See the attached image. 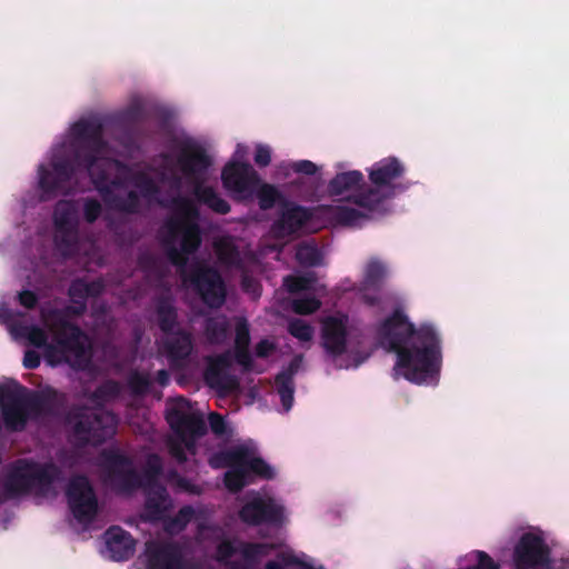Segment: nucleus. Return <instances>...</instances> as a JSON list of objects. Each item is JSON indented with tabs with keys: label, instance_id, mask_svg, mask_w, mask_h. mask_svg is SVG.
I'll list each match as a JSON object with an SVG mask.
<instances>
[{
	"label": "nucleus",
	"instance_id": "f257e3e1",
	"mask_svg": "<svg viewBox=\"0 0 569 569\" xmlns=\"http://www.w3.org/2000/svg\"><path fill=\"white\" fill-rule=\"evenodd\" d=\"M70 151V156L54 154L51 169L39 166V188L43 194H68L70 181L79 168L87 170L102 201L113 211L137 213L140 196L152 199L160 193V187L148 173H131L122 161L104 157L108 142L103 123L97 118L80 119L72 124Z\"/></svg>",
	"mask_w": 569,
	"mask_h": 569
},
{
	"label": "nucleus",
	"instance_id": "f03ea898",
	"mask_svg": "<svg viewBox=\"0 0 569 569\" xmlns=\"http://www.w3.org/2000/svg\"><path fill=\"white\" fill-rule=\"evenodd\" d=\"M171 207L173 214L164 222L166 256L201 301L209 308L219 309L227 298V287L220 272L202 262H196L188 268L189 256L197 252L202 243L200 211L191 199L182 196L173 197Z\"/></svg>",
	"mask_w": 569,
	"mask_h": 569
},
{
	"label": "nucleus",
	"instance_id": "7ed1b4c3",
	"mask_svg": "<svg viewBox=\"0 0 569 569\" xmlns=\"http://www.w3.org/2000/svg\"><path fill=\"white\" fill-rule=\"evenodd\" d=\"M377 340L383 349L397 355L395 370L408 381L420 385L439 375L441 338L432 325L422 323L416 328L397 308L378 326Z\"/></svg>",
	"mask_w": 569,
	"mask_h": 569
},
{
	"label": "nucleus",
	"instance_id": "20e7f679",
	"mask_svg": "<svg viewBox=\"0 0 569 569\" xmlns=\"http://www.w3.org/2000/svg\"><path fill=\"white\" fill-rule=\"evenodd\" d=\"M64 400V395L51 387L36 391L19 382L0 385L2 418L11 431L23 430L29 419L57 417Z\"/></svg>",
	"mask_w": 569,
	"mask_h": 569
},
{
	"label": "nucleus",
	"instance_id": "39448f33",
	"mask_svg": "<svg viewBox=\"0 0 569 569\" xmlns=\"http://www.w3.org/2000/svg\"><path fill=\"white\" fill-rule=\"evenodd\" d=\"M406 172L405 164L396 157H387L375 162L368 170L371 186L353 193L349 200L377 218L385 217L391 209L389 200L406 191L410 183L397 182Z\"/></svg>",
	"mask_w": 569,
	"mask_h": 569
},
{
	"label": "nucleus",
	"instance_id": "423d86ee",
	"mask_svg": "<svg viewBox=\"0 0 569 569\" xmlns=\"http://www.w3.org/2000/svg\"><path fill=\"white\" fill-rule=\"evenodd\" d=\"M51 315L57 319L50 327L53 342L42 348L46 361L52 367L66 363L76 370L86 369L91 360L88 336L77 323L61 317L59 310H52Z\"/></svg>",
	"mask_w": 569,
	"mask_h": 569
},
{
	"label": "nucleus",
	"instance_id": "0eeeda50",
	"mask_svg": "<svg viewBox=\"0 0 569 569\" xmlns=\"http://www.w3.org/2000/svg\"><path fill=\"white\" fill-rule=\"evenodd\" d=\"M64 421L69 427L68 440L78 449L103 445L114 435L118 422L110 411L79 405L68 410Z\"/></svg>",
	"mask_w": 569,
	"mask_h": 569
},
{
	"label": "nucleus",
	"instance_id": "6e6552de",
	"mask_svg": "<svg viewBox=\"0 0 569 569\" xmlns=\"http://www.w3.org/2000/svg\"><path fill=\"white\" fill-rule=\"evenodd\" d=\"M61 476V469L52 461L38 462L21 458L11 463L3 487L10 498L29 493L43 497L50 492Z\"/></svg>",
	"mask_w": 569,
	"mask_h": 569
},
{
	"label": "nucleus",
	"instance_id": "1a4fd4ad",
	"mask_svg": "<svg viewBox=\"0 0 569 569\" xmlns=\"http://www.w3.org/2000/svg\"><path fill=\"white\" fill-rule=\"evenodd\" d=\"M68 507L73 518L81 525H90L96 519L99 505L94 489L84 475L70 478L66 488Z\"/></svg>",
	"mask_w": 569,
	"mask_h": 569
},
{
	"label": "nucleus",
	"instance_id": "9d476101",
	"mask_svg": "<svg viewBox=\"0 0 569 569\" xmlns=\"http://www.w3.org/2000/svg\"><path fill=\"white\" fill-rule=\"evenodd\" d=\"M188 407V401L180 398L176 406L167 410L166 419L188 451L194 453L196 440L207 433V425L201 413L190 412Z\"/></svg>",
	"mask_w": 569,
	"mask_h": 569
},
{
	"label": "nucleus",
	"instance_id": "9b49d317",
	"mask_svg": "<svg viewBox=\"0 0 569 569\" xmlns=\"http://www.w3.org/2000/svg\"><path fill=\"white\" fill-rule=\"evenodd\" d=\"M101 458L108 481L119 491L129 493L142 487V478L127 455L118 450H103Z\"/></svg>",
	"mask_w": 569,
	"mask_h": 569
},
{
	"label": "nucleus",
	"instance_id": "f8f14e48",
	"mask_svg": "<svg viewBox=\"0 0 569 569\" xmlns=\"http://www.w3.org/2000/svg\"><path fill=\"white\" fill-rule=\"evenodd\" d=\"M177 164L181 173L192 183H203L212 159L206 148L191 138L177 141Z\"/></svg>",
	"mask_w": 569,
	"mask_h": 569
},
{
	"label": "nucleus",
	"instance_id": "ddd939ff",
	"mask_svg": "<svg viewBox=\"0 0 569 569\" xmlns=\"http://www.w3.org/2000/svg\"><path fill=\"white\" fill-rule=\"evenodd\" d=\"M239 519L250 527L269 525L281 527L286 521V508L272 497H253L238 512Z\"/></svg>",
	"mask_w": 569,
	"mask_h": 569
},
{
	"label": "nucleus",
	"instance_id": "4468645a",
	"mask_svg": "<svg viewBox=\"0 0 569 569\" xmlns=\"http://www.w3.org/2000/svg\"><path fill=\"white\" fill-rule=\"evenodd\" d=\"M516 569H550V548L545 540L533 533H525L513 551Z\"/></svg>",
	"mask_w": 569,
	"mask_h": 569
},
{
	"label": "nucleus",
	"instance_id": "2eb2a0df",
	"mask_svg": "<svg viewBox=\"0 0 569 569\" xmlns=\"http://www.w3.org/2000/svg\"><path fill=\"white\" fill-rule=\"evenodd\" d=\"M223 187L236 193H250L261 182L258 172L248 162L231 161L221 172Z\"/></svg>",
	"mask_w": 569,
	"mask_h": 569
},
{
	"label": "nucleus",
	"instance_id": "dca6fc26",
	"mask_svg": "<svg viewBox=\"0 0 569 569\" xmlns=\"http://www.w3.org/2000/svg\"><path fill=\"white\" fill-rule=\"evenodd\" d=\"M231 366L232 355L229 350L208 357L207 367L203 372L206 385L220 392L234 390L238 387V381L233 376L229 375Z\"/></svg>",
	"mask_w": 569,
	"mask_h": 569
},
{
	"label": "nucleus",
	"instance_id": "f3484780",
	"mask_svg": "<svg viewBox=\"0 0 569 569\" xmlns=\"http://www.w3.org/2000/svg\"><path fill=\"white\" fill-rule=\"evenodd\" d=\"M147 569H190L182 547L174 541L154 542L147 546Z\"/></svg>",
	"mask_w": 569,
	"mask_h": 569
},
{
	"label": "nucleus",
	"instance_id": "a211bd4d",
	"mask_svg": "<svg viewBox=\"0 0 569 569\" xmlns=\"http://www.w3.org/2000/svg\"><path fill=\"white\" fill-rule=\"evenodd\" d=\"M162 345L171 368L184 369L188 367L196 348L191 331L183 328L178 329L166 336Z\"/></svg>",
	"mask_w": 569,
	"mask_h": 569
},
{
	"label": "nucleus",
	"instance_id": "6ab92c4d",
	"mask_svg": "<svg viewBox=\"0 0 569 569\" xmlns=\"http://www.w3.org/2000/svg\"><path fill=\"white\" fill-rule=\"evenodd\" d=\"M311 218L312 211L309 208L283 200L281 212L272 223V233L279 239L290 237L301 230Z\"/></svg>",
	"mask_w": 569,
	"mask_h": 569
},
{
	"label": "nucleus",
	"instance_id": "aec40b11",
	"mask_svg": "<svg viewBox=\"0 0 569 569\" xmlns=\"http://www.w3.org/2000/svg\"><path fill=\"white\" fill-rule=\"evenodd\" d=\"M232 463L243 465L249 479L254 478L272 480L276 477L274 469L260 457H254L253 451L247 446L233 447V452L227 456Z\"/></svg>",
	"mask_w": 569,
	"mask_h": 569
},
{
	"label": "nucleus",
	"instance_id": "412c9836",
	"mask_svg": "<svg viewBox=\"0 0 569 569\" xmlns=\"http://www.w3.org/2000/svg\"><path fill=\"white\" fill-rule=\"evenodd\" d=\"M347 325L342 318L328 317L322 322L321 340L326 352L333 358L347 351Z\"/></svg>",
	"mask_w": 569,
	"mask_h": 569
},
{
	"label": "nucleus",
	"instance_id": "4be33fe9",
	"mask_svg": "<svg viewBox=\"0 0 569 569\" xmlns=\"http://www.w3.org/2000/svg\"><path fill=\"white\" fill-rule=\"evenodd\" d=\"M233 452V447L217 452L211 459L210 465L213 468H228L223 477L226 488L233 493L240 492L246 486L251 483L243 465L232 463L227 457Z\"/></svg>",
	"mask_w": 569,
	"mask_h": 569
},
{
	"label": "nucleus",
	"instance_id": "5701e85b",
	"mask_svg": "<svg viewBox=\"0 0 569 569\" xmlns=\"http://www.w3.org/2000/svg\"><path fill=\"white\" fill-rule=\"evenodd\" d=\"M274 548L273 543L266 542H241L239 552L244 558V560L250 563L254 562L259 557H263L269 555V552ZM238 552V549L233 545V542L229 539H223L220 541L216 549V560L223 565L229 561L230 558Z\"/></svg>",
	"mask_w": 569,
	"mask_h": 569
},
{
	"label": "nucleus",
	"instance_id": "b1692460",
	"mask_svg": "<svg viewBox=\"0 0 569 569\" xmlns=\"http://www.w3.org/2000/svg\"><path fill=\"white\" fill-rule=\"evenodd\" d=\"M103 538L110 559L126 561L134 555L137 540L121 527H109L104 531Z\"/></svg>",
	"mask_w": 569,
	"mask_h": 569
},
{
	"label": "nucleus",
	"instance_id": "393cba45",
	"mask_svg": "<svg viewBox=\"0 0 569 569\" xmlns=\"http://www.w3.org/2000/svg\"><path fill=\"white\" fill-rule=\"evenodd\" d=\"M303 361L302 355H296L289 365L281 370L274 378L277 392L280 397L282 407L289 411L293 405L295 383L293 377L299 371Z\"/></svg>",
	"mask_w": 569,
	"mask_h": 569
},
{
	"label": "nucleus",
	"instance_id": "a878e982",
	"mask_svg": "<svg viewBox=\"0 0 569 569\" xmlns=\"http://www.w3.org/2000/svg\"><path fill=\"white\" fill-rule=\"evenodd\" d=\"M154 317L159 330L168 336L180 328L178 309L174 300L169 295H160L154 298Z\"/></svg>",
	"mask_w": 569,
	"mask_h": 569
},
{
	"label": "nucleus",
	"instance_id": "bb28decb",
	"mask_svg": "<svg viewBox=\"0 0 569 569\" xmlns=\"http://www.w3.org/2000/svg\"><path fill=\"white\" fill-rule=\"evenodd\" d=\"M106 289L103 279L98 278L92 281H87L84 278H76L70 282L68 288V296L71 302H84L88 298L100 297Z\"/></svg>",
	"mask_w": 569,
	"mask_h": 569
},
{
	"label": "nucleus",
	"instance_id": "cd10ccee",
	"mask_svg": "<svg viewBox=\"0 0 569 569\" xmlns=\"http://www.w3.org/2000/svg\"><path fill=\"white\" fill-rule=\"evenodd\" d=\"M367 186L365 177L359 170H350L337 173L328 183V191L331 196H341L345 192L358 190L360 192Z\"/></svg>",
	"mask_w": 569,
	"mask_h": 569
},
{
	"label": "nucleus",
	"instance_id": "c85d7f7f",
	"mask_svg": "<svg viewBox=\"0 0 569 569\" xmlns=\"http://www.w3.org/2000/svg\"><path fill=\"white\" fill-rule=\"evenodd\" d=\"M146 491V509L153 517H160L170 503L169 493L161 483L142 485Z\"/></svg>",
	"mask_w": 569,
	"mask_h": 569
},
{
	"label": "nucleus",
	"instance_id": "c756f323",
	"mask_svg": "<svg viewBox=\"0 0 569 569\" xmlns=\"http://www.w3.org/2000/svg\"><path fill=\"white\" fill-rule=\"evenodd\" d=\"M192 193L197 201L219 214H227L231 207L217 191L203 183H196Z\"/></svg>",
	"mask_w": 569,
	"mask_h": 569
},
{
	"label": "nucleus",
	"instance_id": "7c9ffc66",
	"mask_svg": "<svg viewBox=\"0 0 569 569\" xmlns=\"http://www.w3.org/2000/svg\"><path fill=\"white\" fill-rule=\"evenodd\" d=\"M388 277V268L385 262L379 259H371L366 268L361 282V291L373 290L379 292Z\"/></svg>",
	"mask_w": 569,
	"mask_h": 569
},
{
	"label": "nucleus",
	"instance_id": "2f4dec72",
	"mask_svg": "<svg viewBox=\"0 0 569 569\" xmlns=\"http://www.w3.org/2000/svg\"><path fill=\"white\" fill-rule=\"evenodd\" d=\"M229 321L226 316L209 317L203 323V333L209 345H222L229 335Z\"/></svg>",
	"mask_w": 569,
	"mask_h": 569
},
{
	"label": "nucleus",
	"instance_id": "473e14b6",
	"mask_svg": "<svg viewBox=\"0 0 569 569\" xmlns=\"http://www.w3.org/2000/svg\"><path fill=\"white\" fill-rule=\"evenodd\" d=\"M53 223L56 229L78 228L77 208L70 200H60L53 211Z\"/></svg>",
	"mask_w": 569,
	"mask_h": 569
},
{
	"label": "nucleus",
	"instance_id": "72a5a7b5",
	"mask_svg": "<svg viewBox=\"0 0 569 569\" xmlns=\"http://www.w3.org/2000/svg\"><path fill=\"white\" fill-rule=\"evenodd\" d=\"M54 243L62 256H73L78 251V228L56 229Z\"/></svg>",
	"mask_w": 569,
	"mask_h": 569
},
{
	"label": "nucleus",
	"instance_id": "f704fd0d",
	"mask_svg": "<svg viewBox=\"0 0 569 569\" xmlns=\"http://www.w3.org/2000/svg\"><path fill=\"white\" fill-rule=\"evenodd\" d=\"M218 260L226 267H240L242 263L238 248L229 240L221 239L214 243Z\"/></svg>",
	"mask_w": 569,
	"mask_h": 569
},
{
	"label": "nucleus",
	"instance_id": "c9c22d12",
	"mask_svg": "<svg viewBox=\"0 0 569 569\" xmlns=\"http://www.w3.org/2000/svg\"><path fill=\"white\" fill-rule=\"evenodd\" d=\"M296 260L302 267H317L322 262V253L313 242L303 241L296 248Z\"/></svg>",
	"mask_w": 569,
	"mask_h": 569
},
{
	"label": "nucleus",
	"instance_id": "e433bc0d",
	"mask_svg": "<svg viewBox=\"0 0 569 569\" xmlns=\"http://www.w3.org/2000/svg\"><path fill=\"white\" fill-rule=\"evenodd\" d=\"M13 330L17 336L27 339L36 348L42 349L47 346L48 335L46 330L36 325H20L14 327Z\"/></svg>",
	"mask_w": 569,
	"mask_h": 569
},
{
	"label": "nucleus",
	"instance_id": "4c0bfd02",
	"mask_svg": "<svg viewBox=\"0 0 569 569\" xmlns=\"http://www.w3.org/2000/svg\"><path fill=\"white\" fill-rule=\"evenodd\" d=\"M259 188L257 190V199L258 204L261 210H270L272 209L277 202L282 201L283 197L281 192L270 183H259Z\"/></svg>",
	"mask_w": 569,
	"mask_h": 569
},
{
	"label": "nucleus",
	"instance_id": "58836bf2",
	"mask_svg": "<svg viewBox=\"0 0 569 569\" xmlns=\"http://www.w3.org/2000/svg\"><path fill=\"white\" fill-rule=\"evenodd\" d=\"M166 481L173 488L176 492H186L189 495H200L201 488L192 483L189 479L182 477L177 470H168L164 475Z\"/></svg>",
	"mask_w": 569,
	"mask_h": 569
},
{
	"label": "nucleus",
	"instance_id": "ea45409f",
	"mask_svg": "<svg viewBox=\"0 0 569 569\" xmlns=\"http://www.w3.org/2000/svg\"><path fill=\"white\" fill-rule=\"evenodd\" d=\"M163 475L162 459L157 453H151L146 460L142 481L143 485L160 483L159 478Z\"/></svg>",
	"mask_w": 569,
	"mask_h": 569
},
{
	"label": "nucleus",
	"instance_id": "a19ab883",
	"mask_svg": "<svg viewBox=\"0 0 569 569\" xmlns=\"http://www.w3.org/2000/svg\"><path fill=\"white\" fill-rule=\"evenodd\" d=\"M367 213L351 207L338 206L333 211V218L343 226H356L362 218L375 217L368 210Z\"/></svg>",
	"mask_w": 569,
	"mask_h": 569
},
{
	"label": "nucleus",
	"instance_id": "79ce46f5",
	"mask_svg": "<svg viewBox=\"0 0 569 569\" xmlns=\"http://www.w3.org/2000/svg\"><path fill=\"white\" fill-rule=\"evenodd\" d=\"M121 392V386L116 380H107L98 386L92 393L90 395V399L93 402L102 403L119 397Z\"/></svg>",
	"mask_w": 569,
	"mask_h": 569
},
{
	"label": "nucleus",
	"instance_id": "37998d69",
	"mask_svg": "<svg viewBox=\"0 0 569 569\" xmlns=\"http://www.w3.org/2000/svg\"><path fill=\"white\" fill-rule=\"evenodd\" d=\"M194 513L192 506L187 505L181 507L179 511L168 520L166 529L174 532L184 530L188 523L193 519Z\"/></svg>",
	"mask_w": 569,
	"mask_h": 569
},
{
	"label": "nucleus",
	"instance_id": "c03bdc74",
	"mask_svg": "<svg viewBox=\"0 0 569 569\" xmlns=\"http://www.w3.org/2000/svg\"><path fill=\"white\" fill-rule=\"evenodd\" d=\"M144 108L140 103H132L121 111L116 120L121 126L133 127L144 120Z\"/></svg>",
	"mask_w": 569,
	"mask_h": 569
},
{
	"label": "nucleus",
	"instance_id": "a18cd8bd",
	"mask_svg": "<svg viewBox=\"0 0 569 569\" xmlns=\"http://www.w3.org/2000/svg\"><path fill=\"white\" fill-rule=\"evenodd\" d=\"M128 387L133 396H144L151 387L150 377L146 373L133 371L128 378Z\"/></svg>",
	"mask_w": 569,
	"mask_h": 569
},
{
	"label": "nucleus",
	"instance_id": "49530a36",
	"mask_svg": "<svg viewBox=\"0 0 569 569\" xmlns=\"http://www.w3.org/2000/svg\"><path fill=\"white\" fill-rule=\"evenodd\" d=\"M288 332L300 341H310L313 337V328L302 319H292L288 323Z\"/></svg>",
	"mask_w": 569,
	"mask_h": 569
},
{
	"label": "nucleus",
	"instance_id": "de8ad7c7",
	"mask_svg": "<svg viewBox=\"0 0 569 569\" xmlns=\"http://www.w3.org/2000/svg\"><path fill=\"white\" fill-rule=\"evenodd\" d=\"M321 307V302L316 297H303L295 299L292 302V310L297 315H312Z\"/></svg>",
	"mask_w": 569,
	"mask_h": 569
},
{
	"label": "nucleus",
	"instance_id": "09e8293b",
	"mask_svg": "<svg viewBox=\"0 0 569 569\" xmlns=\"http://www.w3.org/2000/svg\"><path fill=\"white\" fill-rule=\"evenodd\" d=\"M250 329L246 319H240L236 325L234 348H249Z\"/></svg>",
	"mask_w": 569,
	"mask_h": 569
},
{
	"label": "nucleus",
	"instance_id": "8fccbe9b",
	"mask_svg": "<svg viewBox=\"0 0 569 569\" xmlns=\"http://www.w3.org/2000/svg\"><path fill=\"white\" fill-rule=\"evenodd\" d=\"M102 212L101 203L94 198H87L83 201V218L88 223L98 220Z\"/></svg>",
	"mask_w": 569,
	"mask_h": 569
},
{
	"label": "nucleus",
	"instance_id": "3c124183",
	"mask_svg": "<svg viewBox=\"0 0 569 569\" xmlns=\"http://www.w3.org/2000/svg\"><path fill=\"white\" fill-rule=\"evenodd\" d=\"M283 284L290 293H297L308 290L310 281L305 277L287 276L283 280Z\"/></svg>",
	"mask_w": 569,
	"mask_h": 569
},
{
	"label": "nucleus",
	"instance_id": "603ef678",
	"mask_svg": "<svg viewBox=\"0 0 569 569\" xmlns=\"http://www.w3.org/2000/svg\"><path fill=\"white\" fill-rule=\"evenodd\" d=\"M168 449L171 457L174 458V460L179 465H182L187 461L186 450H188V448L180 438H177L176 440H170L168 442Z\"/></svg>",
	"mask_w": 569,
	"mask_h": 569
},
{
	"label": "nucleus",
	"instance_id": "864d4df0",
	"mask_svg": "<svg viewBox=\"0 0 569 569\" xmlns=\"http://www.w3.org/2000/svg\"><path fill=\"white\" fill-rule=\"evenodd\" d=\"M278 559H280L281 562L270 560L264 565V569H284L287 566L300 565L299 559L291 553L281 552L278 555Z\"/></svg>",
	"mask_w": 569,
	"mask_h": 569
},
{
	"label": "nucleus",
	"instance_id": "5fc2aeb1",
	"mask_svg": "<svg viewBox=\"0 0 569 569\" xmlns=\"http://www.w3.org/2000/svg\"><path fill=\"white\" fill-rule=\"evenodd\" d=\"M123 129L116 136V140L126 149L132 150L137 148L136 137L132 127L122 126Z\"/></svg>",
	"mask_w": 569,
	"mask_h": 569
},
{
	"label": "nucleus",
	"instance_id": "6e6d98bb",
	"mask_svg": "<svg viewBox=\"0 0 569 569\" xmlns=\"http://www.w3.org/2000/svg\"><path fill=\"white\" fill-rule=\"evenodd\" d=\"M477 563L469 569H500V565L496 562L487 552L475 551Z\"/></svg>",
	"mask_w": 569,
	"mask_h": 569
},
{
	"label": "nucleus",
	"instance_id": "4d7b16f0",
	"mask_svg": "<svg viewBox=\"0 0 569 569\" xmlns=\"http://www.w3.org/2000/svg\"><path fill=\"white\" fill-rule=\"evenodd\" d=\"M254 162L258 167L264 168L271 162V150L268 146L258 144L254 153Z\"/></svg>",
	"mask_w": 569,
	"mask_h": 569
},
{
	"label": "nucleus",
	"instance_id": "13d9d810",
	"mask_svg": "<svg viewBox=\"0 0 569 569\" xmlns=\"http://www.w3.org/2000/svg\"><path fill=\"white\" fill-rule=\"evenodd\" d=\"M19 303L26 309L32 310L39 302V297L31 290H22L18 293Z\"/></svg>",
	"mask_w": 569,
	"mask_h": 569
},
{
	"label": "nucleus",
	"instance_id": "bf43d9fd",
	"mask_svg": "<svg viewBox=\"0 0 569 569\" xmlns=\"http://www.w3.org/2000/svg\"><path fill=\"white\" fill-rule=\"evenodd\" d=\"M234 360L244 370H250L252 368L253 361L249 348H234Z\"/></svg>",
	"mask_w": 569,
	"mask_h": 569
},
{
	"label": "nucleus",
	"instance_id": "052dcab7",
	"mask_svg": "<svg viewBox=\"0 0 569 569\" xmlns=\"http://www.w3.org/2000/svg\"><path fill=\"white\" fill-rule=\"evenodd\" d=\"M292 170L297 173L313 176L318 171V167L310 160H299L292 163Z\"/></svg>",
	"mask_w": 569,
	"mask_h": 569
},
{
	"label": "nucleus",
	"instance_id": "680f3d73",
	"mask_svg": "<svg viewBox=\"0 0 569 569\" xmlns=\"http://www.w3.org/2000/svg\"><path fill=\"white\" fill-rule=\"evenodd\" d=\"M209 425L213 433L221 436L226 432V421L220 413L211 412L209 415Z\"/></svg>",
	"mask_w": 569,
	"mask_h": 569
},
{
	"label": "nucleus",
	"instance_id": "e2e57ef3",
	"mask_svg": "<svg viewBox=\"0 0 569 569\" xmlns=\"http://www.w3.org/2000/svg\"><path fill=\"white\" fill-rule=\"evenodd\" d=\"M274 349L276 346L273 342L268 339H262L256 345L254 352L258 358H267Z\"/></svg>",
	"mask_w": 569,
	"mask_h": 569
},
{
	"label": "nucleus",
	"instance_id": "0e129e2a",
	"mask_svg": "<svg viewBox=\"0 0 569 569\" xmlns=\"http://www.w3.org/2000/svg\"><path fill=\"white\" fill-rule=\"evenodd\" d=\"M23 367L30 370L37 369L41 363L40 355L34 350H27L23 356Z\"/></svg>",
	"mask_w": 569,
	"mask_h": 569
},
{
	"label": "nucleus",
	"instance_id": "69168bd1",
	"mask_svg": "<svg viewBox=\"0 0 569 569\" xmlns=\"http://www.w3.org/2000/svg\"><path fill=\"white\" fill-rule=\"evenodd\" d=\"M158 174L161 182H168L170 186L176 188H179L181 184V178L173 172L168 173L166 170H161Z\"/></svg>",
	"mask_w": 569,
	"mask_h": 569
},
{
	"label": "nucleus",
	"instance_id": "338daca9",
	"mask_svg": "<svg viewBox=\"0 0 569 569\" xmlns=\"http://www.w3.org/2000/svg\"><path fill=\"white\" fill-rule=\"evenodd\" d=\"M71 306L66 308V312L68 315H72L76 317L82 316L87 311V303L84 302H71Z\"/></svg>",
	"mask_w": 569,
	"mask_h": 569
},
{
	"label": "nucleus",
	"instance_id": "774afa93",
	"mask_svg": "<svg viewBox=\"0 0 569 569\" xmlns=\"http://www.w3.org/2000/svg\"><path fill=\"white\" fill-rule=\"evenodd\" d=\"M361 292V299L367 306L375 307L380 303V298L378 295H370L367 291Z\"/></svg>",
	"mask_w": 569,
	"mask_h": 569
}]
</instances>
